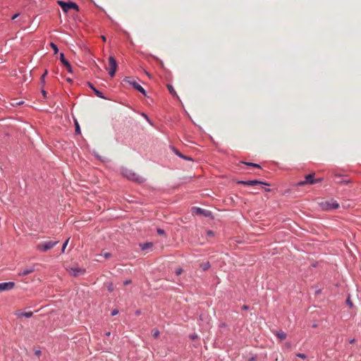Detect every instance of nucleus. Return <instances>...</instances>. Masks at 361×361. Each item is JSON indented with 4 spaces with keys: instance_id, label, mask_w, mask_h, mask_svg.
<instances>
[{
    "instance_id": "1",
    "label": "nucleus",
    "mask_w": 361,
    "mask_h": 361,
    "mask_svg": "<svg viewBox=\"0 0 361 361\" xmlns=\"http://www.w3.org/2000/svg\"><path fill=\"white\" fill-rule=\"evenodd\" d=\"M121 173L123 176L126 177L130 180H133L137 183L143 182L144 178L131 169H123Z\"/></svg>"
},
{
    "instance_id": "2",
    "label": "nucleus",
    "mask_w": 361,
    "mask_h": 361,
    "mask_svg": "<svg viewBox=\"0 0 361 361\" xmlns=\"http://www.w3.org/2000/svg\"><path fill=\"white\" fill-rule=\"evenodd\" d=\"M59 241L57 240H48L42 242L37 245L36 248L37 250L45 252L51 249H52L55 245L58 244Z\"/></svg>"
},
{
    "instance_id": "3",
    "label": "nucleus",
    "mask_w": 361,
    "mask_h": 361,
    "mask_svg": "<svg viewBox=\"0 0 361 361\" xmlns=\"http://www.w3.org/2000/svg\"><path fill=\"white\" fill-rule=\"evenodd\" d=\"M319 205L324 210L336 209L339 207V204L334 200L322 201L319 203Z\"/></svg>"
},
{
    "instance_id": "4",
    "label": "nucleus",
    "mask_w": 361,
    "mask_h": 361,
    "mask_svg": "<svg viewBox=\"0 0 361 361\" xmlns=\"http://www.w3.org/2000/svg\"><path fill=\"white\" fill-rule=\"evenodd\" d=\"M58 4L61 6L62 10L66 13L69 11L71 8L78 11V6L72 1L65 2L63 1H58Z\"/></svg>"
},
{
    "instance_id": "5",
    "label": "nucleus",
    "mask_w": 361,
    "mask_h": 361,
    "mask_svg": "<svg viewBox=\"0 0 361 361\" xmlns=\"http://www.w3.org/2000/svg\"><path fill=\"white\" fill-rule=\"evenodd\" d=\"M68 273L75 277L83 275L85 273V269L79 267L78 265L67 268Z\"/></svg>"
},
{
    "instance_id": "6",
    "label": "nucleus",
    "mask_w": 361,
    "mask_h": 361,
    "mask_svg": "<svg viewBox=\"0 0 361 361\" xmlns=\"http://www.w3.org/2000/svg\"><path fill=\"white\" fill-rule=\"evenodd\" d=\"M125 82L129 83L130 85H132L136 90L141 92L142 94L146 95V92L145 89L139 85L135 80L131 78H126L124 80Z\"/></svg>"
},
{
    "instance_id": "7",
    "label": "nucleus",
    "mask_w": 361,
    "mask_h": 361,
    "mask_svg": "<svg viewBox=\"0 0 361 361\" xmlns=\"http://www.w3.org/2000/svg\"><path fill=\"white\" fill-rule=\"evenodd\" d=\"M314 173L308 174L305 176V180L300 181L298 183V185H304L305 184H314L322 181L321 178H314Z\"/></svg>"
},
{
    "instance_id": "8",
    "label": "nucleus",
    "mask_w": 361,
    "mask_h": 361,
    "mask_svg": "<svg viewBox=\"0 0 361 361\" xmlns=\"http://www.w3.org/2000/svg\"><path fill=\"white\" fill-rule=\"evenodd\" d=\"M117 63L114 56L109 58V73L112 78L115 75V73L117 70Z\"/></svg>"
},
{
    "instance_id": "9",
    "label": "nucleus",
    "mask_w": 361,
    "mask_h": 361,
    "mask_svg": "<svg viewBox=\"0 0 361 361\" xmlns=\"http://www.w3.org/2000/svg\"><path fill=\"white\" fill-rule=\"evenodd\" d=\"M238 184H242L244 185H250V186H255V185H267V183L259 181V180H247V181L240 180V181H238Z\"/></svg>"
},
{
    "instance_id": "10",
    "label": "nucleus",
    "mask_w": 361,
    "mask_h": 361,
    "mask_svg": "<svg viewBox=\"0 0 361 361\" xmlns=\"http://www.w3.org/2000/svg\"><path fill=\"white\" fill-rule=\"evenodd\" d=\"M13 282H4L0 283V293L4 290H11L14 287Z\"/></svg>"
},
{
    "instance_id": "11",
    "label": "nucleus",
    "mask_w": 361,
    "mask_h": 361,
    "mask_svg": "<svg viewBox=\"0 0 361 361\" xmlns=\"http://www.w3.org/2000/svg\"><path fill=\"white\" fill-rule=\"evenodd\" d=\"M60 61L66 66L67 71L70 73L72 72V68L70 63L65 59L63 53L60 54Z\"/></svg>"
},
{
    "instance_id": "12",
    "label": "nucleus",
    "mask_w": 361,
    "mask_h": 361,
    "mask_svg": "<svg viewBox=\"0 0 361 361\" xmlns=\"http://www.w3.org/2000/svg\"><path fill=\"white\" fill-rule=\"evenodd\" d=\"M34 271L33 269H25L19 274L20 276H26Z\"/></svg>"
},
{
    "instance_id": "13",
    "label": "nucleus",
    "mask_w": 361,
    "mask_h": 361,
    "mask_svg": "<svg viewBox=\"0 0 361 361\" xmlns=\"http://www.w3.org/2000/svg\"><path fill=\"white\" fill-rule=\"evenodd\" d=\"M167 89L172 95L177 96L176 92L175 91L173 87L171 85L168 84Z\"/></svg>"
},
{
    "instance_id": "14",
    "label": "nucleus",
    "mask_w": 361,
    "mask_h": 361,
    "mask_svg": "<svg viewBox=\"0 0 361 361\" xmlns=\"http://www.w3.org/2000/svg\"><path fill=\"white\" fill-rule=\"evenodd\" d=\"M153 244L152 243H147L143 245H141V247L142 250H145L149 249L152 247Z\"/></svg>"
},
{
    "instance_id": "15",
    "label": "nucleus",
    "mask_w": 361,
    "mask_h": 361,
    "mask_svg": "<svg viewBox=\"0 0 361 361\" xmlns=\"http://www.w3.org/2000/svg\"><path fill=\"white\" fill-rule=\"evenodd\" d=\"M200 267H202V270L206 271L210 267L209 262H207L204 263H202Z\"/></svg>"
},
{
    "instance_id": "16",
    "label": "nucleus",
    "mask_w": 361,
    "mask_h": 361,
    "mask_svg": "<svg viewBox=\"0 0 361 361\" xmlns=\"http://www.w3.org/2000/svg\"><path fill=\"white\" fill-rule=\"evenodd\" d=\"M277 336L281 339L283 340L286 338V334L283 331L278 332Z\"/></svg>"
},
{
    "instance_id": "17",
    "label": "nucleus",
    "mask_w": 361,
    "mask_h": 361,
    "mask_svg": "<svg viewBox=\"0 0 361 361\" xmlns=\"http://www.w3.org/2000/svg\"><path fill=\"white\" fill-rule=\"evenodd\" d=\"M195 209L197 211V214H204V216H208V214L206 213V212L201 208H195Z\"/></svg>"
},
{
    "instance_id": "18",
    "label": "nucleus",
    "mask_w": 361,
    "mask_h": 361,
    "mask_svg": "<svg viewBox=\"0 0 361 361\" xmlns=\"http://www.w3.org/2000/svg\"><path fill=\"white\" fill-rule=\"evenodd\" d=\"M90 87L94 90V92H95L96 95L99 97H101V98H103V97L102 96V93L98 91L97 90H96L92 85L90 84Z\"/></svg>"
},
{
    "instance_id": "19",
    "label": "nucleus",
    "mask_w": 361,
    "mask_h": 361,
    "mask_svg": "<svg viewBox=\"0 0 361 361\" xmlns=\"http://www.w3.org/2000/svg\"><path fill=\"white\" fill-rule=\"evenodd\" d=\"M50 46L52 48V49L54 50V54H57L59 51V49H58L57 46L53 42L50 43Z\"/></svg>"
},
{
    "instance_id": "20",
    "label": "nucleus",
    "mask_w": 361,
    "mask_h": 361,
    "mask_svg": "<svg viewBox=\"0 0 361 361\" xmlns=\"http://www.w3.org/2000/svg\"><path fill=\"white\" fill-rule=\"evenodd\" d=\"M244 164L247 165V166H253V167H255V168H260V166L257 164H253V163H250V162H243Z\"/></svg>"
},
{
    "instance_id": "21",
    "label": "nucleus",
    "mask_w": 361,
    "mask_h": 361,
    "mask_svg": "<svg viewBox=\"0 0 361 361\" xmlns=\"http://www.w3.org/2000/svg\"><path fill=\"white\" fill-rule=\"evenodd\" d=\"M152 333L153 337H154L155 338H158V336H159V331L157 329H153Z\"/></svg>"
},
{
    "instance_id": "22",
    "label": "nucleus",
    "mask_w": 361,
    "mask_h": 361,
    "mask_svg": "<svg viewBox=\"0 0 361 361\" xmlns=\"http://www.w3.org/2000/svg\"><path fill=\"white\" fill-rule=\"evenodd\" d=\"M106 286L108 290H109L110 292H111L114 290V286L111 283H106Z\"/></svg>"
},
{
    "instance_id": "23",
    "label": "nucleus",
    "mask_w": 361,
    "mask_h": 361,
    "mask_svg": "<svg viewBox=\"0 0 361 361\" xmlns=\"http://www.w3.org/2000/svg\"><path fill=\"white\" fill-rule=\"evenodd\" d=\"M68 241H69V238L67 239L65 243H63V246H62V249H61V252H65V249L68 243Z\"/></svg>"
},
{
    "instance_id": "24",
    "label": "nucleus",
    "mask_w": 361,
    "mask_h": 361,
    "mask_svg": "<svg viewBox=\"0 0 361 361\" xmlns=\"http://www.w3.org/2000/svg\"><path fill=\"white\" fill-rule=\"evenodd\" d=\"M175 153H176L178 156H179V157H182V158H183V159H191L190 158H188V157H187L183 156L182 154H180V153L178 151H177V150H175Z\"/></svg>"
},
{
    "instance_id": "25",
    "label": "nucleus",
    "mask_w": 361,
    "mask_h": 361,
    "mask_svg": "<svg viewBox=\"0 0 361 361\" xmlns=\"http://www.w3.org/2000/svg\"><path fill=\"white\" fill-rule=\"evenodd\" d=\"M32 314H33L32 312H24L23 317L29 318V317H31L32 316Z\"/></svg>"
},
{
    "instance_id": "26",
    "label": "nucleus",
    "mask_w": 361,
    "mask_h": 361,
    "mask_svg": "<svg viewBox=\"0 0 361 361\" xmlns=\"http://www.w3.org/2000/svg\"><path fill=\"white\" fill-rule=\"evenodd\" d=\"M296 356L298 357H300L302 359H305L307 357L306 355H305L303 353H298V354H296Z\"/></svg>"
},
{
    "instance_id": "27",
    "label": "nucleus",
    "mask_w": 361,
    "mask_h": 361,
    "mask_svg": "<svg viewBox=\"0 0 361 361\" xmlns=\"http://www.w3.org/2000/svg\"><path fill=\"white\" fill-rule=\"evenodd\" d=\"M75 131L78 133H80V127H79V125H78V123L77 122H75Z\"/></svg>"
},
{
    "instance_id": "28",
    "label": "nucleus",
    "mask_w": 361,
    "mask_h": 361,
    "mask_svg": "<svg viewBox=\"0 0 361 361\" xmlns=\"http://www.w3.org/2000/svg\"><path fill=\"white\" fill-rule=\"evenodd\" d=\"M47 71H45L44 73V74L42 75V77H41V80H42V81L43 82H44V77L47 75Z\"/></svg>"
},
{
    "instance_id": "29",
    "label": "nucleus",
    "mask_w": 361,
    "mask_h": 361,
    "mask_svg": "<svg viewBox=\"0 0 361 361\" xmlns=\"http://www.w3.org/2000/svg\"><path fill=\"white\" fill-rule=\"evenodd\" d=\"M41 351L39 350H37L35 351V354L37 356V357H39L41 355Z\"/></svg>"
},
{
    "instance_id": "30",
    "label": "nucleus",
    "mask_w": 361,
    "mask_h": 361,
    "mask_svg": "<svg viewBox=\"0 0 361 361\" xmlns=\"http://www.w3.org/2000/svg\"><path fill=\"white\" fill-rule=\"evenodd\" d=\"M103 255L106 259H107L110 257L111 254L109 252H104Z\"/></svg>"
},
{
    "instance_id": "31",
    "label": "nucleus",
    "mask_w": 361,
    "mask_h": 361,
    "mask_svg": "<svg viewBox=\"0 0 361 361\" xmlns=\"http://www.w3.org/2000/svg\"><path fill=\"white\" fill-rule=\"evenodd\" d=\"M182 272H183L182 269H178L176 271V274H177V275H180V274H182Z\"/></svg>"
},
{
    "instance_id": "32",
    "label": "nucleus",
    "mask_w": 361,
    "mask_h": 361,
    "mask_svg": "<svg viewBox=\"0 0 361 361\" xmlns=\"http://www.w3.org/2000/svg\"><path fill=\"white\" fill-rule=\"evenodd\" d=\"M348 305L352 307H353V302L350 301V298H348L347 300H346Z\"/></svg>"
},
{
    "instance_id": "33",
    "label": "nucleus",
    "mask_w": 361,
    "mask_h": 361,
    "mask_svg": "<svg viewBox=\"0 0 361 361\" xmlns=\"http://www.w3.org/2000/svg\"><path fill=\"white\" fill-rule=\"evenodd\" d=\"M118 313V310H114L112 311V312H111V315L114 316V315H116Z\"/></svg>"
},
{
    "instance_id": "34",
    "label": "nucleus",
    "mask_w": 361,
    "mask_h": 361,
    "mask_svg": "<svg viewBox=\"0 0 361 361\" xmlns=\"http://www.w3.org/2000/svg\"><path fill=\"white\" fill-rule=\"evenodd\" d=\"M23 313H24V312H18L16 313V315H17V317H23Z\"/></svg>"
},
{
    "instance_id": "35",
    "label": "nucleus",
    "mask_w": 361,
    "mask_h": 361,
    "mask_svg": "<svg viewBox=\"0 0 361 361\" xmlns=\"http://www.w3.org/2000/svg\"><path fill=\"white\" fill-rule=\"evenodd\" d=\"M207 233L209 236H213V235H214V233L212 231H208Z\"/></svg>"
},
{
    "instance_id": "36",
    "label": "nucleus",
    "mask_w": 361,
    "mask_h": 361,
    "mask_svg": "<svg viewBox=\"0 0 361 361\" xmlns=\"http://www.w3.org/2000/svg\"><path fill=\"white\" fill-rule=\"evenodd\" d=\"M18 16H19V13H16L15 15L13 16L12 20L16 19Z\"/></svg>"
},
{
    "instance_id": "37",
    "label": "nucleus",
    "mask_w": 361,
    "mask_h": 361,
    "mask_svg": "<svg viewBox=\"0 0 361 361\" xmlns=\"http://www.w3.org/2000/svg\"><path fill=\"white\" fill-rule=\"evenodd\" d=\"M197 335H195V334H194V335H191V336H190V338H191V339H192V340H195V338H197Z\"/></svg>"
},
{
    "instance_id": "38",
    "label": "nucleus",
    "mask_w": 361,
    "mask_h": 361,
    "mask_svg": "<svg viewBox=\"0 0 361 361\" xmlns=\"http://www.w3.org/2000/svg\"><path fill=\"white\" fill-rule=\"evenodd\" d=\"M157 231H158V233H160V234H163V233H164V231H163L162 229L159 228V229L157 230Z\"/></svg>"
},
{
    "instance_id": "39",
    "label": "nucleus",
    "mask_w": 361,
    "mask_h": 361,
    "mask_svg": "<svg viewBox=\"0 0 361 361\" xmlns=\"http://www.w3.org/2000/svg\"><path fill=\"white\" fill-rule=\"evenodd\" d=\"M123 283H124L125 286H127V285L130 283V281H124Z\"/></svg>"
},
{
    "instance_id": "40",
    "label": "nucleus",
    "mask_w": 361,
    "mask_h": 361,
    "mask_svg": "<svg viewBox=\"0 0 361 361\" xmlns=\"http://www.w3.org/2000/svg\"><path fill=\"white\" fill-rule=\"evenodd\" d=\"M42 93L43 96L45 97H46V95H47V92H46V91L42 90Z\"/></svg>"
},
{
    "instance_id": "41",
    "label": "nucleus",
    "mask_w": 361,
    "mask_h": 361,
    "mask_svg": "<svg viewBox=\"0 0 361 361\" xmlns=\"http://www.w3.org/2000/svg\"><path fill=\"white\" fill-rule=\"evenodd\" d=\"M102 38L103 41H104V42L106 41V37L104 36H102Z\"/></svg>"
},
{
    "instance_id": "42",
    "label": "nucleus",
    "mask_w": 361,
    "mask_h": 361,
    "mask_svg": "<svg viewBox=\"0 0 361 361\" xmlns=\"http://www.w3.org/2000/svg\"><path fill=\"white\" fill-rule=\"evenodd\" d=\"M243 308L245 309V310H247L248 308V307L246 306V305H244Z\"/></svg>"
},
{
    "instance_id": "43",
    "label": "nucleus",
    "mask_w": 361,
    "mask_h": 361,
    "mask_svg": "<svg viewBox=\"0 0 361 361\" xmlns=\"http://www.w3.org/2000/svg\"><path fill=\"white\" fill-rule=\"evenodd\" d=\"M67 81H68V82H71L72 80H71V79L68 78V79H67Z\"/></svg>"
},
{
    "instance_id": "44",
    "label": "nucleus",
    "mask_w": 361,
    "mask_h": 361,
    "mask_svg": "<svg viewBox=\"0 0 361 361\" xmlns=\"http://www.w3.org/2000/svg\"><path fill=\"white\" fill-rule=\"evenodd\" d=\"M106 334V336H109L110 335V332H107Z\"/></svg>"
}]
</instances>
